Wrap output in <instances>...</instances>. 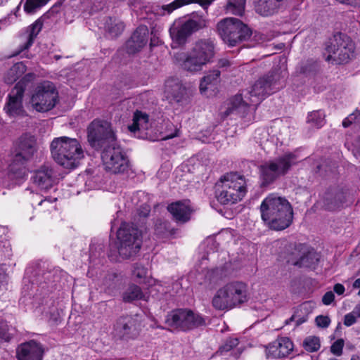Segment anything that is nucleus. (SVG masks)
Listing matches in <instances>:
<instances>
[{
	"label": "nucleus",
	"instance_id": "nucleus-18",
	"mask_svg": "<svg viewBox=\"0 0 360 360\" xmlns=\"http://www.w3.org/2000/svg\"><path fill=\"white\" fill-rule=\"evenodd\" d=\"M167 210L172 214L174 221L182 224L189 221L195 212L194 207L188 199L171 202L167 205Z\"/></svg>",
	"mask_w": 360,
	"mask_h": 360
},
{
	"label": "nucleus",
	"instance_id": "nucleus-25",
	"mask_svg": "<svg viewBox=\"0 0 360 360\" xmlns=\"http://www.w3.org/2000/svg\"><path fill=\"white\" fill-rule=\"evenodd\" d=\"M192 51L206 65L214 56V46L209 39H201L195 43Z\"/></svg>",
	"mask_w": 360,
	"mask_h": 360
},
{
	"label": "nucleus",
	"instance_id": "nucleus-27",
	"mask_svg": "<svg viewBox=\"0 0 360 360\" xmlns=\"http://www.w3.org/2000/svg\"><path fill=\"white\" fill-rule=\"evenodd\" d=\"M43 27V20H41V18L37 19L34 23H32L29 27H28V37L27 41L22 44L20 45L18 47V51H16L15 53H13L11 57L19 55L21 52L23 51L28 49L34 43V39L37 37L38 34L40 32Z\"/></svg>",
	"mask_w": 360,
	"mask_h": 360
},
{
	"label": "nucleus",
	"instance_id": "nucleus-50",
	"mask_svg": "<svg viewBox=\"0 0 360 360\" xmlns=\"http://www.w3.org/2000/svg\"><path fill=\"white\" fill-rule=\"evenodd\" d=\"M178 133H179V129H176L175 132L174 134L167 135L165 137V139H172L174 137L178 136H179Z\"/></svg>",
	"mask_w": 360,
	"mask_h": 360
},
{
	"label": "nucleus",
	"instance_id": "nucleus-52",
	"mask_svg": "<svg viewBox=\"0 0 360 360\" xmlns=\"http://www.w3.org/2000/svg\"><path fill=\"white\" fill-rule=\"evenodd\" d=\"M143 208L145 210V211L143 212L140 213V214L144 217H146L150 212V210L148 209V207H143Z\"/></svg>",
	"mask_w": 360,
	"mask_h": 360
},
{
	"label": "nucleus",
	"instance_id": "nucleus-16",
	"mask_svg": "<svg viewBox=\"0 0 360 360\" xmlns=\"http://www.w3.org/2000/svg\"><path fill=\"white\" fill-rule=\"evenodd\" d=\"M142 316L138 314L120 316L114 326L115 334L122 339L137 338L143 326Z\"/></svg>",
	"mask_w": 360,
	"mask_h": 360
},
{
	"label": "nucleus",
	"instance_id": "nucleus-23",
	"mask_svg": "<svg viewBox=\"0 0 360 360\" xmlns=\"http://www.w3.org/2000/svg\"><path fill=\"white\" fill-rule=\"evenodd\" d=\"M285 0H259L255 11L262 16H271L285 7Z\"/></svg>",
	"mask_w": 360,
	"mask_h": 360
},
{
	"label": "nucleus",
	"instance_id": "nucleus-59",
	"mask_svg": "<svg viewBox=\"0 0 360 360\" xmlns=\"http://www.w3.org/2000/svg\"><path fill=\"white\" fill-rule=\"evenodd\" d=\"M350 360H360L359 356L354 355L352 356Z\"/></svg>",
	"mask_w": 360,
	"mask_h": 360
},
{
	"label": "nucleus",
	"instance_id": "nucleus-19",
	"mask_svg": "<svg viewBox=\"0 0 360 360\" xmlns=\"http://www.w3.org/2000/svg\"><path fill=\"white\" fill-rule=\"evenodd\" d=\"M44 353L41 343L30 340L18 346L16 354L18 360H42Z\"/></svg>",
	"mask_w": 360,
	"mask_h": 360
},
{
	"label": "nucleus",
	"instance_id": "nucleus-22",
	"mask_svg": "<svg viewBox=\"0 0 360 360\" xmlns=\"http://www.w3.org/2000/svg\"><path fill=\"white\" fill-rule=\"evenodd\" d=\"M148 30L145 25L139 26L127 41L126 46L129 53L139 51L148 41Z\"/></svg>",
	"mask_w": 360,
	"mask_h": 360
},
{
	"label": "nucleus",
	"instance_id": "nucleus-49",
	"mask_svg": "<svg viewBox=\"0 0 360 360\" xmlns=\"http://www.w3.org/2000/svg\"><path fill=\"white\" fill-rule=\"evenodd\" d=\"M333 290L338 295H341L345 292V288L342 284L336 283L333 287Z\"/></svg>",
	"mask_w": 360,
	"mask_h": 360
},
{
	"label": "nucleus",
	"instance_id": "nucleus-53",
	"mask_svg": "<svg viewBox=\"0 0 360 360\" xmlns=\"http://www.w3.org/2000/svg\"><path fill=\"white\" fill-rule=\"evenodd\" d=\"M354 288H360V278H357L353 283Z\"/></svg>",
	"mask_w": 360,
	"mask_h": 360
},
{
	"label": "nucleus",
	"instance_id": "nucleus-58",
	"mask_svg": "<svg viewBox=\"0 0 360 360\" xmlns=\"http://www.w3.org/2000/svg\"><path fill=\"white\" fill-rule=\"evenodd\" d=\"M174 90H177V91H181V86L179 84H176L174 86Z\"/></svg>",
	"mask_w": 360,
	"mask_h": 360
},
{
	"label": "nucleus",
	"instance_id": "nucleus-42",
	"mask_svg": "<svg viewBox=\"0 0 360 360\" xmlns=\"http://www.w3.org/2000/svg\"><path fill=\"white\" fill-rule=\"evenodd\" d=\"M11 338L8 324L5 321H0V339L9 341Z\"/></svg>",
	"mask_w": 360,
	"mask_h": 360
},
{
	"label": "nucleus",
	"instance_id": "nucleus-13",
	"mask_svg": "<svg viewBox=\"0 0 360 360\" xmlns=\"http://www.w3.org/2000/svg\"><path fill=\"white\" fill-rule=\"evenodd\" d=\"M326 51L328 53L327 60L347 63L354 56L355 44L349 36L339 32L333 36L330 44L326 46Z\"/></svg>",
	"mask_w": 360,
	"mask_h": 360
},
{
	"label": "nucleus",
	"instance_id": "nucleus-43",
	"mask_svg": "<svg viewBox=\"0 0 360 360\" xmlns=\"http://www.w3.org/2000/svg\"><path fill=\"white\" fill-rule=\"evenodd\" d=\"M357 318L358 316H356V314L354 313V309L352 312L345 315L343 323L345 326L349 327L356 322Z\"/></svg>",
	"mask_w": 360,
	"mask_h": 360
},
{
	"label": "nucleus",
	"instance_id": "nucleus-46",
	"mask_svg": "<svg viewBox=\"0 0 360 360\" xmlns=\"http://www.w3.org/2000/svg\"><path fill=\"white\" fill-rule=\"evenodd\" d=\"M335 299V295L332 291L326 292L322 297V302L325 305L330 304Z\"/></svg>",
	"mask_w": 360,
	"mask_h": 360
},
{
	"label": "nucleus",
	"instance_id": "nucleus-54",
	"mask_svg": "<svg viewBox=\"0 0 360 360\" xmlns=\"http://www.w3.org/2000/svg\"><path fill=\"white\" fill-rule=\"evenodd\" d=\"M295 320V316L292 315L290 319H287L285 321V325H289L291 322H292Z\"/></svg>",
	"mask_w": 360,
	"mask_h": 360
},
{
	"label": "nucleus",
	"instance_id": "nucleus-6",
	"mask_svg": "<svg viewBox=\"0 0 360 360\" xmlns=\"http://www.w3.org/2000/svg\"><path fill=\"white\" fill-rule=\"evenodd\" d=\"M117 237L120 257L129 259L137 255L141 248L142 233L134 224L122 223Z\"/></svg>",
	"mask_w": 360,
	"mask_h": 360
},
{
	"label": "nucleus",
	"instance_id": "nucleus-10",
	"mask_svg": "<svg viewBox=\"0 0 360 360\" xmlns=\"http://www.w3.org/2000/svg\"><path fill=\"white\" fill-rule=\"evenodd\" d=\"M58 100V94L55 85L49 81H44L34 88L30 103L36 111L44 112L53 109Z\"/></svg>",
	"mask_w": 360,
	"mask_h": 360
},
{
	"label": "nucleus",
	"instance_id": "nucleus-4",
	"mask_svg": "<svg viewBox=\"0 0 360 360\" xmlns=\"http://www.w3.org/2000/svg\"><path fill=\"white\" fill-rule=\"evenodd\" d=\"M215 196L221 205L235 204L240 201L247 193L245 178L237 173L222 176L215 184Z\"/></svg>",
	"mask_w": 360,
	"mask_h": 360
},
{
	"label": "nucleus",
	"instance_id": "nucleus-34",
	"mask_svg": "<svg viewBox=\"0 0 360 360\" xmlns=\"http://www.w3.org/2000/svg\"><path fill=\"white\" fill-rule=\"evenodd\" d=\"M325 117L326 115L323 110H314L308 113L307 122L310 124L311 127L319 129L325 124Z\"/></svg>",
	"mask_w": 360,
	"mask_h": 360
},
{
	"label": "nucleus",
	"instance_id": "nucleus-60",
	"mask_svg": "<svg viewBox=\"0 0 360 360\" xmlns=\"http://www.w3.org/2000/svg\"><path fill=\"white\" fill-rule=\"evenodd\" d=\"M302 69L303 72H307V70H305L304 68H302Z\"/></svg>",
	"mask_w": 360,
	"mask_h": 360
},
{
	"label": "nucleus",
	"instance_id": "nucleus-7",
	"mask_svg": "<svg viewBox=\"0 0 360 360\" xmlns=\"http://www.w3.org/2000/svg\"><path fill=\"white\" fill-rule=\"evenodd\" d=\"M36 151L37 144L34 137L28 135L22 136L19 139L15 154L8 167L10 175L17 179L22 178L26 173V163L33 158Z\"/></svg>",
	"mask_w": 360,
	"mask_h": 360
},
{
	"label": "nucleus",
	"instance_id": "nucleus-44",
	"mask_svg": "<svg viewBox=\"0 0 360 360\" xmlns=\"http://www.w3.org/2000/svg\"><path fill=\"white\" fill-rule=\"evenodd\" d=\"M317 326L323 328H328L330 323V319L328 316L319 315L315 319Z\"/></svg>",
	"mask_w": 360,
	"mask_h": 360
},
{
	"label": "nucleus",
	"instance_id": "nucleus-21",
	"mask_svg": "<svg viewBox=\"0 0 360 360\" xmlns=\"http://www.w3.org/2000/svg\"><path fill=\"white\" fill-rule=\"evenodd\" d=\"M293 349V343L287 337L278 338L270 343L266 349L268 357L283 358L290 354Z\"/></svg>",
	"mask_w": 360,
	"mask_h": 360
},
{
	"label": "nucleus",
	"instance_id": "nucleus-1",
	"mask_svg": "<svg viewBox=\"0 0 360 360\" xmlns=\"http://www.w3.org/2000/svg\"><path fill=\"white\" fill-rule=\"evenodd\" d=\"M285 74L272 72L259 78L250 90L242 94L236 95L231 101V112L236 111L245 117L250 111V106H257L264 97L269 95L285 85Z\"/></svg>",
	"mask_w": 360,
	"mask_h": 360
},
{
	"label": "nucleus",
	"instance_id": "nucleus-8",
	"mask_svg": "<svg viewBox=\"0 0 360 360\" xmlns=\"http://www.w3.org/2000/svg\"><path fill=\"white\" fill-rule=\"evenodd\" d=\"M217 29L222 40L230 46H235L247 40L252 34L248 26L235 18L220 20L217 25Z\"/></svg>",
	"mask_w": 360,
	"mask_h": 360
},
{
	"label": "nucleus",
	"instance_id": "nucleus-3",
	"mask_svg": "<svg viewBox=\"0 0 360 360\" xmlns=\"http://www.w3.org/2000/svg\"><path fill=\"white\" fill-rule=\"evenodd\" d=\"M50 148L54 160L65 169L76 168L84 158V150L76 139L68 136L55 138Z\"/></svg>",
	"mask_w": 360,
	"mask_h": 360
},
{
	"label": "nucleus",
	"instance_id": "nucleus-12",
	"mask_svg": "<svg viewBox=\"0 0 360 360\" xmlns=\"http://www.w3.org/2000/svg\"><path fill=\"white\" fill-rule=\"evenodd\" d=\"M295 161V155L288 153L261 165L259 169L262 185H269L280 176L285 175Z\"/></svg>",
	"mask_w": 360,
	"mask_h": 360
},
{
	"label": "nucleus",
	"instance_id": "nucleus-28",
	"mask_svg": "<svg viewBox=\"0 0 360 360\" xmlns=\"http://www.w3.org/2000/svg\"><path fill=\"white\" fill-rule=\"evenodd\" d=\"M313 254L311 252L301 254L299 248H295L287 258V263L299 267H309L312 262L310 259Z\"/></svg>",
	"mask_w": 360,
	"mask_h": 360
},
{
	"label": "nucleus",
	"instance_id": "nucleus-17",
	"mask_svg": "<svg viewBox=\"0 0 360 360\" xmlns=\"http://www.w3.org/2000/svg\"><path fill=\"white\" fill-rule=\"evenodd\" d=\"M25 90V83L20 80L8 94L5 109L10 116H24L25 115V111L22 106Z\"/></svg>",
	"mask_w": 360,
	"mask_h": 360
},
{
	"label": "nucleus",
	"instance_id": "nucleus-40",
	"mask_svg": "<svg viewBox=\"0 0 360 360\" xmlns=\"http://www.w3.org/2000/svg\"><path fill=\"white\" fill-rule=\"evenodd\" d=\"M344 340L342 339H338L334 342L330 347V352L335 356H341L342 354V349L344 347Z\"/></svg>",
	"mask_w": 360,
	"mask_h": 360
},
{
	"label": "nucleus",
	"instance_id": "nucleus-51",
	"mask_svg": "<svg viewBox=\"0 0 360 360\" xmlns=\"http://www.w3.org/2000/svg\"><path fill=\"white\" fill-rule=\"evenodd\" d=\"M354 313L358 317H360V303L354 307Z\"/></svg>",
	"mask_w": 360,
	"mask_h": 360
},
{
	"label": "nucleus",
	"instance_id": "nucleus-33",
	"mask_svg": "<svg viewBox=\"0 0 360 360\" xmlns=\"http://www.w3.org/2000/svg\"><path fill=\"white\" fill-rule=\"evenodd\" d=\"M122 299L125 302H131L135 300H145V295L139 286L131 284L123 292Z\"/></svg>",
	"mask_w": 360,
	"mask_h": 360
},
{
	"label": "nucleus",
	"instance_id": "nucleus-48",
	"mask_svg": "<svg viewBox=\"0 0 360 360\" xmlns=\"http://www.w3.org/2000/svg\"><path fill=\"white\" fill-rule=\"evenodd\" d=\"M232 65V63L227 58H221L218 60L217 65L220 68H228Z\"/></svg>",
	"mask_w": 360,
	"mask_h": 360
},
{
	"label": "nucleus",
	"instance_id": "nucleus-39",
	"mask_svg": "<svg viewBox=\"0 0 360 360\" xmlns=\"http://www.w3.org/2000/svg\"><path fill=\"white\" fill-rule=\"evenodd\" d=\"M239 343V340L236 338H229L226 340L224 343L219 347V351L217 352L222 354L224 352H228L231 351L233 348L238 346Z\"/></svg>",
	"mask_w": 360,
	"mask_h": 360
},
{
	"label": "nucleus",
	"instance_id": "nucleus-36",
	"mask_svg": "<svg viewBox=\"0 0 360 360\" xmlns=\"http://www.w3.org/2000/svg\"><path fill=\"white\" fill-rule=\"evenodd\" d=\"M106 30L112 37L120 35L124 30V23L116 19L110 18L106 22Z\"/></svg>",
	"mask_w": 360,
	"mask_h": 360
},
{
	"label": "nucleus",
	"instance_id": "nucleus-26",
	"mask_svg": "<svg viewBox=\"0 0 360 360\" xmlns=\"http://www.w3.org/2000/svg\"><path fill=\"white\" fill-rule=\"evenodd\" d=\"M221 72L218 69H213L205 73L200 82V91L205 94L209 89H214L219 84Z\"/></svg>",
	"mask_w": 360,
	"mask_h": 360
},
{
	"label": "nucleus",
	"instance_id": "nucleus-41",
	"mask_svg": "<svg viewBox=\"0 0 360 360\" xmlns=\"http://www.w3.org/2000/svg\"><path fill=\"white\" fill-rule=\"evenodd\" d=\"M147 269L139 264L134 265L133 275L138 278H144L147 275Z\"/></svg>",
	"mask_w": 360,
	"mask_h": 360
},
{
	"label": "nucleus",
	"instance_id": "nucleus-55",
	"mask_svg": "<svg viewBox=\"0 0 360 360\" xmlns=\"http://www.w3.org/2000/svg\"><path fill=\"white\" fill-rule=\"evenodd\" d=\"M242 353V350L240 349H237V351L234 353V356L236 358H238L240 355V354Z\"/></svg>",
	"mask_w": 360,
	"mask_h": 360
},
{
	"label": "nucleus",
	"instance_id": "nucleus-5",
	"mask_svg": "<svg viewBox=\"0 0 360 360\" xmlns=\"http://www.w3.org/2000/svg\"><path fill=\"white\" fill-rule=\"evenodd\" d=\"M247 301V285L243 282H231L219 288L212 304L217 310L233 309Z\"/></svg>",
	"mask_w": 360,
	"mask_h": 360
},
{
	"label": "nucleus",
	"instance_id": "nucleus-2",
	"mask_svg": "<svg viewBox=\"0 0 360 360\" xmlns=\"http://www.w3.org/2000/svg\"><path fill=\"white\" fill-rule=\"evenodd\" d=\"M262 219L274 231H282L290 226L293 219V210L288 200L276 194L266 196L260 205Z\"/></svg>",
	"mask_w": 360,
	"mask_h": 360
},
{
	"label": "nucleus",
	"instance_id": "nucleus-57",
	"mask_svg": "<svg viewBox=\"0 0 360 360\" xmlns=\"http://www.w3.org/2000/svg\"><path fill=\"white\" fill-rule=\"evenodd\" d=\"M173 97L174 98L176 101H179L181 100V96H179V94L176 95V94H174L173 95Z\"/></svg>",
	"mask_w": 360,
	"mask_h": 360
},
{
	"label": "nucleus",
	"instance_id": "nucleus-35",
	"mask_svg": "<svg viewBox=\"0 0 360 360\" xmlns=\"http://www.w3.org/2000/svg\"><path fill=\"white\" fill-rule=\"evenodd\" d=\"M246 0H229L226 6V13L236 15H243Z\"/></svg>",
	"mask_w": 360,
	"mask_h": 360
},
{
	"label": "nucleus",
	"instance_id": "nucleus-20",
	"mask_svg": "<svg viewBox=\"0 0 360 360\" xmlns=\"http://www.w3.org/2000/svg\"><path fill=\"white\" fill-rule=\"evenodd\" d=\"M348 202H352L349 199V194L342 190H336L326 193L323 205L326 210L335 211L347 206Z\"/></svg>",
	"mask_w": 360,
	"mask_h": 360
},
{
	"label": "nucleus",
	"instance_id": "nucleus-61",
	"mask_svg": "<svg viewBox=\"0 0 360 360\" xmlns=\"http://www.w3.org/2000/svg\"><path fill=\"white\" fill-rule=\"evenodd\" d=\"M329 360H338L337 359H335V358H333V359H330Z\"/></svg>",
	"mask_w": 360,
	"mask_h": 360
},
{
	"label": "nucleus",
	"instance_id": "nucleus-32",
	"mask_svg": "<svg viewBox=\"0 0 360 360\" xmlns=\"http://www.w3.org/2000/svg\"><path fill=\"white\" fill-rule=\"evenodd\" d=\"M155 234L160 238H167L175 234L176 229L171 227V224L166 220L157 219L154 227Z\"/></svg>",
	"mask_w": 360,
	"mask_h": 360
},
{
	"label": "nucleus",
	"instance_id": "nucleus-56",
	"mask_svg": "<svg viewBox=\"0 0 360 360\" xmlns=\"http://www.w3.org/2000/svg\"><path fill=\"white\" fill-rule=\"evenodd\" d=\"M305 321V319H300L299 320L297 321L296 322V326H300V324H302V323H304Z\"/></svg>",
	"mask_w": 360,
	"mask_h": 360
},
{
	"label": "nucleus",
	"instance_id": "nucleus-15",
	"mask_svg": "<svg viewBox=\"0 0 360 360\" xmlns=\"http://www.w3.org/2000/svg\"><path fill=\"white\" fill-rule=\"evenodd\" d=\"M101 158L105 169L113 174L124 173L129 167L127 157L116 142L103 149Z\"/></svg>",
	"mask_w": 360,
	"mask_h": 360
},
{
	"label": "nucleus",
	"instance_id": "nucleus-30",
	"mask_svg": "<svg viewBox=\"0 0 360 360\" xmlns=\"http://www.w3.org/2000/svg\"><path fill=\"white\" fill-rule=\"evenodd\" d=\"M148 121V115L146 113L136 110L133 116V123L128 126V129L133 133L140 130H146L149 126Z\"/></svg>",
	"mask_w": 360,
	"mask_h": 360
},
{
	"label": "nucleus",
	"instance_id": "nucleus-24",
	"mask_svg": "<svg viewBox=\"0 0 360 360\" xmlns=\"http://www.w3.org/2000/svg\"><path fill=\"white\" fill-rule=\"evenodd\" d=\"M33 182L41 190L51 188L55 181L53 170L48 167H41L32 176Z\"/></svg>",
	"mask_w": 360,
	"mask_h": 360
},
{
	"label": "nucleus",
	"instance_id": "nucleus-29",
	"mask_svg": "<svg viewBox=\"0 0 360 360\" xmlns=\"http://www.w3.org/2000/svg\"><path fill=\"white\" fill-rule=\"evenodd\" d=\"M180 60H181V68L191 72L201 70L202 67L205 65V63H204L192 51L185 54Z\"/></svg>",
	"mask_w": 360,
	"mask_h": 360
},
{
	"label": "nucleus",
	"instance_id": "nucleus-9",
	"mask_svg": "<svg viewBox=\"0 0 360 360\" xmlns=\"http://www.w3.org/2000/svg\"><path fill=\"white\" fill-rule=\"evenodd\" d=\"M165 323L173 329L188 331L206 326V319L191 309H178L166 316Z\"/></svg>",
	"mask_w": 360,
	"mask_h": 360
},
{
	"label": "nucleus",
	"instance_id": "nucleus-38",
	"mask_svg": "<svg viewBox=\"0 0 360 360\" xmlns=\"http://www.w3.org/2000/svg\"><path fill=\"white\" fill-rule=\"evenodd\" d=\"M49 0H26L24 10L27 13H33L37 8L45 5Z\"/></svg>",
	"mask_w": 360,
	"mask_h": 360
},
{
	"label": "nucleus",
	"instance_id": "nucleus-11",
	"mask_svg": "<svg viewBox=\"0 0 360 360\" xmlns=\"http://www.w3.org/2000/svg\"><path fill=\"white\" fill-rule=\"evenodd\" d=\"M207 23L205 15L193 13L187 20L174 22L169 29L170 35L174 42L184 44L193 33L206 27Z\"/></svg>",
	"mask_w": 360,
	"mask_h": 360
},
{
	"label": "nucleus",
	"instance_id": "nucleus-45",
	"mask_svg": "<svg viewBox=\"0 0 360 360\" xmlns=\"http://www.w3.org/2000/svg\"><path fill=\"white\" fill-rule=\"evenodd\" d=\"M360 115V111L356 110L354 112L350 114L347 117L345 118L342 122V126L345 128L349 127L357 118L358 116Z\"/></svg>",
	"mask_w": 360,
	"mask_h": 360
},
{
	"label": "nucleus",
	"instance_id": "nucleus-31",
	"mask_svg": "<svg viewBox=\"0 0 360 360\" xmlns=\"http://www.w3.org/2000/svg\"><path fill=\"white\" fill-rule=\"evenodd\" d=\"M26 70V65L22 62L16 63L5 74V82L8 84H13L24 75Z\"/></svg>",
	"mask_w": 360,
	"mask_h": 360
},
{
	"label": "nucleus",
	"instance_id": "nucleus-47",
	"mask_svg": "<svg viewBox=\"0 0 360 360\" xmlns=\"http://www.w3.org/2000/svg\"><path fill=\"white\" fill-rule=\"evenodd\" d=\"M115 277V274H108L103 281V285L108 288L111 287L114 283Z\"/></svg>",
	"mask_w": 360,
	"mask_h": 360
},
{
	"label": "nucleus",
	"instance_id": "nucleus-14",
	"mask_svg": "<svg viewBox=\"0 0 360 360\" xmlns=\"http://www.w3.org/2000/svg\"><path fill=\"white\" fill-rule=\"evenodd\" d=\"M89 144L96 148H105L116 142V136L110 123L94 120L87 128Z\"/></svg>",
	"mask_w": 360,
	"mask_h": 360
},
{
	"label": "nucleus",
	"instance_id": "nucleus-37",
	"mask_svg": "<svg viewBox=\"0 0 360 360\" xmlns=\"http://www.w3.org/2000/svg\"><path fill=\"white\" fill-rule=\"evenodd\" d=\"M303 347L309 352H317L321 347L319 337L315 335L307 337L303 341Z\"/></svg>",
	"mask_w": 360,
	"mask_h": 360
}]
</instances>
